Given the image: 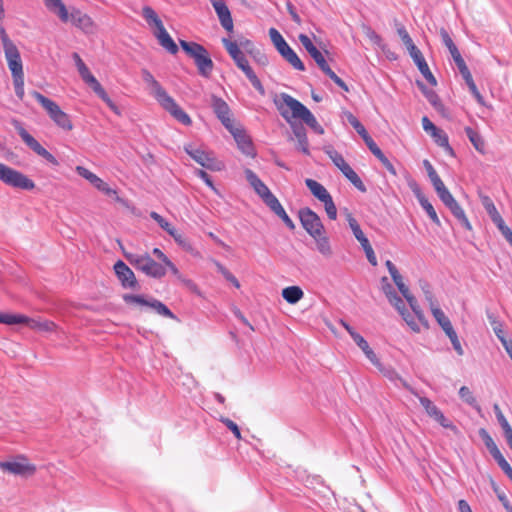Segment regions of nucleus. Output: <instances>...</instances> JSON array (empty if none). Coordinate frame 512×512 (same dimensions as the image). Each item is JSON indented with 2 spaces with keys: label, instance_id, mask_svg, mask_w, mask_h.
Returning <instances> with one entry per match:
<instances>
[{
  "label": "nucleus",
  "instance_id": "57",
  "mask_svg": "<svg viewBox=\"0 0 512 512\" xmlns=\"http://www.w3.org/2000/svg\"><path fill=\"white\" fill-rule=\"evenodd\" d=\"M347 120L350 123V125L357 131V133L360 136H363L365 133H367L365 127L361 124V122L355 117L352 113L348 112Z\"/></svg>",
  "mask_w": 512,
  "mask_h": 512
},
{
  "label": "nucleus",
  "instance_id": "36",
  "mask_svg": "<svg viewBox=\"0 0 512 512\" xmlns=\"http://www.w3.org/2000/svg\"><path fill=\"white\" fill-rule=\"evenodd\" d=\"M434 142L439 146L442 147L447 154L450 156H454V150L449 145V140L447 134L438 128V130L430 135Z\"/></svg>",
  "mask_w": 512,
  "mask_h": 512
},
{
  "label": "nucleus",
  "instance_id": "54",
  "mask_svg": "<svg viewBox=\"0 0 512 512\" xmlns=\"http://www.w3.org/2000/svg\"><path fill=\"white\" fill-rule=\"evenodd\" d=\"M437 423H439L443 428L452 430L455 434L459 432L458 428L453 424L451 420L444 416L442 411L438 413V415L433 418Z\"/></svg>",
  "mask_w": 512,
  "mask_h": 512
},
{
  "label": "nucleus",
  "instance_id": "1",
  "mask_svg": "<svg viewBox=\"0 0 512 512\" xmlns=\"http://www.w3.org/2000/svg\"><path fill=\"white\" fill-rule=\"evenodd\" d=\"M274 103L280 115L285 120L289 121L290 118L301 119L315 133L320 135L324 133V129L318 123L311 111L289 94L281 93L280 96L274 100Z\"/></svg>",
  "mask_w": 512,
  "mask_h": 512
},
{
  "label": "nucleus",
  "instance_id": "28",
  "mask_svg": "<svg viewBox=\"0 0 512 512\" xmlns=\"http://www.w3.org/2000/svg\"><path fill=\"white\" fill-rule=\"evenodd\" d=\"M92 90L97 94L99 98H101L110 108L115 109L116 106L113 101L110 99L104 88L98 82L94 75H92L86 82Z\"/></svg>",
  "mask_w": 512,
  "mask_h": 512
},
{
  "label": "nucleus",
  "instance_id": "30",
  "mask_svg": "<svg viewBox=\"0 0 512 512\" xmlns=\"http://www.w3.org/2000/svg\"><path fill=\"white\" fill-rule=\"evenodd\" d=\"M305 184L314 195V197H316L321 202L325 201L331 196L327 189L316 180L306 179Z\"/></svg>",
  "mask_w": 512,
  "mask_h": 512
},
{
  "label": "nucleus",
  "instance_id": "13",
  "mask_svg": "<svg viewBox=\"0 0 512 512\" xmlns=\"http://www.w3.org/2000/svg\"><path fill=\"white\" fill-rule=\"evenodd\" d=\"M0 470L14 475H32L36 467L26 461L25 458L14 461H0Z\"/></svg>",
  "mask_w": 512,
  "mask_h": 512
},
{
  "label": "nucleus",
  "instance_id": "55",
  "mask_svg": "<svg viewBox=\"0 0 512 512\" xmlns=\"http://www.w3.org/2000/svg\"><path fill=\"white\" fill-rule=\"evenodd\" d=\"M493 410H494L496 419H497L499 425L501 426L503 432L506 431L507 429L512 428L511 425L509 424V422L507 421L506 417L504 416L503 412L501 411L500 406L498 404L493 405Z\"/></svg>",
  "mask_w": 512,
  "mask_h": 512
},
{
  "label": "nucleus",
  "instance_id": "24",
  "mask_svg": "<svg viewBox=\"0 0 512 512\" xmlns=\"http://www.w3.org/2000/svg\"><path fill=\"white\" fill-rule=\"evenodd\" d=\"M154 36L157 38L159 44L169 53L175 55L178 52V46L166 31L165 27L159 31H154Z\"/></svg>",
  "mask_w": 512,
  "mask_h": 512
},
{
  "label": "nucleus",
  "instance_id": "29",
  "mask_svg": "<svg viewBox=\"0 0 512 512\" xmlns=\"http://www.w3.org/2000/svg\"><path fill=\"white\" fill-rule=\"evenodd\" d=\"M142 16L150 27L155 28L154 31H159L164 28L162 20L150 6H144L142 8Z\"/></svg>",
  "mask_w": 512,
  "mask_h": 512
},
{
  "label": "nucleus",
  "instance_id": "33",
  "mask_svg": "<svg viewBox=\"0 0 512 512\" xmlns=\"http://www.w3.org/2000/svg\"><path fill=\"white\" fill-rule=\"evenodd\" d=\"M293 133L297 138L298 144L297 149L300 150L303 154L309 155V143L306 135V131L303 126H293Z\"/></svg>",
  "mask_w": 512,
  "mask_h": 512
},
{
  "label": "nucleus",
  "instance_id": "20",
  "mask_svg": "<svg viewBox=\"0 0 512 512\" xmlns=\"http://www.w3.org/2000/svg\"><path fill=\"white\" fill-rule=\"evenodd\" d=\"M185 152L198 164L207 169H213V159L206 151L196 148L192 145H187L184 148Z\"/></svg>",
  "mask_w": 512,
  "mask_h": 512
},
{
  "label": "nucleus",
  "instance_id": "53",
  "mask_svg": "<svg viewBox=\"0 0 512 512\" xmlns=\"http://www.w3.org/2000/svg\"><path fill=\"white\" fill-rule=\"evenodd\" d=\"M75 171L79 176L89 181L92 185H94L99 179V177L96 174H94L93 172H91L90 170L83 166H76Z\"/></svg>",
  "mask_w": 512,
  "mask_h": 512
},
{
  "label": "nucleus",
  "instance_id": "52",
  "mask_svg": "<svg viewBox=\"0 0 512 512\" xmlns=\"http://www.w3.org/2000/svg\"><path fill=\"white\" fill-rule=\"evenodd\" d=\"M388 301L400 315L407 311L404 300L397 293L389 297Z\"/></svg>",
  "mask_w": 512,
  "mask_h": 512
},
{
  "label": "nucleus",
  "instance_id": "42",
  "mask_svg": "<svg viewBox=\"0 0 512 512\" xmlns=\"http://www.w3.org/2000/svg\"><path fill=\"white\" fill-rule=\"evenodd\" d=\"M415 64L418 67L421 74L423 75V77L429 82V84H431L432 86H436L437 80L430 71L425 58L423 60L417 61Z\"/></svg>",
  "mask_w": 512,
  "mask_h": 512
},
{
  "label": "nucleus",
  "instance_id": "32",
  "mask_svg": "<svg viewBox=\"0 0 512 512\" xmlns=\"http://www.w3.org/2000/svg\"><path fill=\"white\" fill-rule=\"evenodd\" d=\"M431 313L439 326L442 328V330L446 333L454 330L453 325L450 321V319L445 315V313L441 310V308L436 305L432 308H430Z\"/></svg>",
  "mask_w": 512,
  "mask_h": 512
},
{
  "label": "nucleus",
  "instance_id": "41",
  "mask_svg": "<svg viewBox=\"0 0 512 512\" xmlns=\"http://www.w3.org/2000/svg\"><path fill=\"white\" fill-rule=\"evenodd\" d=\"M416 397L419 399L420 404L431 418H435L438 413L441 412V410L429 398L420 396L419 394Z\"/></svg>",
  "mask_w": 512,
  "mask_h": 512
},
{
  "label": "nucleus",
  "instance_id": "40",
  "mask_svg": "<svg viewBox=\"0 0 512 512\" xmlns=\"http://www.w3.org/2000/svg\"><path fill=\"white\" fill-rule=\"evenodd\" d=\"M418 87L428 100V102L436 109H438L441 106V101L436 94V92L432 89L427 88L423 83L417 82Z\"/></svg>",
  "mask_w": 512,
  "mask_h": 512
},
{
  "label": "nucleus",
  "instance_id": "38",
  "mask_svg": "<svg viewBox=\"0 0 512 512\" xmlns=\"http://www.w3.org/2000/svg\"><path fill=\"white\" fill-rule=\"evenodd\" d=\"M447 208L451 211V213L459 220V222L468 230H471V224L468 218L465 215L464 210L455 200L452 204L448 205Z\"/></svg>",
  "mask_w": 512,
  "mask_h": 512
},
{
  "label": "nucleus",
  "instance_id": "62",
  "mask_svg": "<svg viewBox=\"0 0 512 512\" xmlns=\"http://www.w3.org/2000/svg\"><path fill=\"white\" fill-rule=\"evenodd\" d=\"M13 85L15 89V94L19 100H23L25 91H24V76L14 77Z\"/></svg>",
  "mask_w": 512,
  "mask_h": 512
},
{
  "label": "nucleus",
  "instance_id": "5",
  "mask_svg": "<svg viewBox=\"0 0 512 512\" xmlns=\"http://www.w3.org/2000/svg\"><path fill=\"white\" fill-rule=\"evenodd\" d=\"M128 262L145 275L160 279L166 275V268L163 264L156 262L149 254H125Z\"/></svg>",
  "mask_w": 512,
  "mask_h": 512
},
{
  "label": "nucleus",
  "instance_id": "64",
  "mask_svg": "<svg viewBox=\"0 0 512 512\" xmlns=\"http://www.w3.org/2000/svg\"><path fill=\"white\" fill-rule=\"evenodd\" d=\"M347 221L355 238H359L361 235L364 234L360 225L358 224L357 220L352 216V214L347 213Z\"/></svg>",
  "mask_w": 512,
  "mask_h": 512
},
{
  "label": "nucleus",
  "instance_id": "48",
  "mask_svg": "<svg viewBox=\"0 0 512 512\" xmlns=\"http://www.w3.org/2000/svg\"><path fill=\"white\" fill-rule=\"evenodd\" d=\"M308 53L313 58V60L316 62L318 67L322 70V72L326 71L327 68H330L324 55L317 47H315Z\"/></svg>",
  "mask_w": 512,
  "mask_h": 512
},
{
  "label": "nucleus",
  "instance_id": "47",
  "mask_svg": "<svg viewBox=\"0 0 512 512\" xmlns=\"http://www.w3.org/2000/svg\"><path fill=\"white\" fill-rule=\"evenodd\" d=\"M150 217L157 222V224L165 230L169 235H173V232L176 230L164 217L158 214L155 211L150 213Z\"/></svg>",
  "mask_w": 512,
  "mask_h": 512
},
{
  "label": "nucleus",
  "instance_id": "15",
  "mask_svg": "<svg viewBox=\"0 0 512 512\" xmlns=\"http://www.w3.org/2000/svg\"><path fill=\"white\" fill-rule=\"evenodd\" d=\"M233 61L235 62L236 66L240 70H242V72L248 78V80L250 81L252 86L259 92V94L264 96L266 93L265 88L262 85L259 78L257 77V75L255 74V72L253 71V69L251 68V66L249 65V62H248L246 56L244 55V53L242 55H240L239 57H236L235 59H233Z\"/></svg>",
  "mask_w": 512,
  "mask_h": 512
},
{
  "label": "nucleus",
  "instance_id": "17",
  "mask_svg": "<svg viewBox=\"0 0 512 512\" xmlns=\"http://www.w3.org/2000/svg\"><path fill=\"white\" fill-rule=\"evenodd\" d=\"M114 271L124 288L134 289L137 286L134 272L122 260H118L114 264Z\"/></svg>",
  "mask_w": 512,
  "mask_h": 512
},
{
  "label": "nucleus",
  "instance_id": "2",
  "mask_svg": "<svg viewBox=\"0 0 512 512\" xmlns=\"http://www.w3.org/2000/svg\"><path fill=\"white\" fill-rule=\"evenodd\" d=\"M49 11L56 14L59 19L66 23L71 21L76 27L89 31L93 27V21L90 16L82 13L79 9L73 8L69 13L62 0H43Z\"/></svg>",
  "mask_w": 512,
  "mask_h": 512
},
{
  "label": "nucleus",
  "instance_id": "16",
  "mask_svg": "<svg viewBox=\"0 0 512 512\" xmlns=\"http://www.w3.org/2000/svg\"><path fill=\"white\" fill-rule=\"evenodd\" d=\"M213 6L221 26L227 31L232 32L234 28L231 12L225 0H209Z\"/></svg>",
  "mask_w": 512,
  "mask_h": 512
},
{
  "label": "nucleus",
  "instance_id": "7",
  "mask_svg": "<svg viewBox=\"0 0 512 512\" xmlns=\"http://www.w3.org/2000/svg\"><path fill=\"white\" fill-rule=\"evenodd\" d=\"M325 153L331 159L333 164L343 173V175L361 192L366 191V186L357 175V173L350 167V165L345 161L343 156L333 149L332 147H328L325 149Z\"/></svg>",
  "mask_w": 512,
  "mask_h": 512
},
{
  "label": "nucleus",
  "instance_id": "11",
  "mask_svg": "<svg viewBox=\"0 0 512 512\" xmlns=\"http://www.w3.org/2000/svg\"><path fill=\"white\" fill-rule=\"evenodd\" d=\"M246 180L254 189L255 193L263 200V202L270 208L274 203L279 201L277 197L270 191L267 185L257 176L251 169L244 170Z\"/></svg>",
  "mask_w": 512,
  "mask_h": 512
},
{
  "label": "nucleus",
  "instance_id": "23",
  "mask_svg": "<svg viewBox=\"0 0 512 512\" xmlns=\"http://www.w3.org/2000/svg\"><path fill=\"white\" fill-rule=\"evenodd\" d=\"M238 148L247 156L254 157L255 150L250 137L242 130L232 132Z\"/></svg>",
  "mask_w": 512,
  "mask_h": 512
},
{
  "label": "nucleus",
  "instance_id": "22",
  "mask_svg": "<svg viewBox=\"0 0 512 512\" xmlns=\"http://www.w3.org/2000/svg\"><path fill=\"white\" fill-rule=\"evenodd\" d=\"M478 433L481 439L483 440L486 448L488 449V451L498 464L506 460L502 455L501 451L499 450L498 446L496 445L495 441L485 428H480Z\"/></svg>",
  "mask_w": 512,
  "mask_h": 512
},
{
  "label": "nucleus",
  "instance_id": "45",
  "mask_svg": "<svg viewBox=\"0 0 512 512\" xmlns=\"http://www.w3.org/2000/svg\"><path fill=\"white\" fill-rule=\"evenodd\" d=\"M175 242L185 251L195 254L194 253V247L191 243V241L185 237L183 234L179 233L177 230L173 232V235H171Z\"/></svg>",
  "mask_w": 512,
  "mask_h": 512
},
{
  "label": "nucleus",
  "instance_id": "51",
  "mask_svg": "<svg viewBox=\"0 0 512 512\" xmlns=\"http://www.w3.org/2000/svg\"><path fill=\"white\" fill-rule=\"evenodd\" d=\"M420 287L423 291L426 301L429 303L430 308L438 305L431 290L430 284L425 280H421Z\"/></svg>",
  "mask_w": 512,
  "mask_h": 512
},
{
  "label": "nucleus",
  "instance_id": "43",
  "mask_svg": "<svg viewBox=\"0 0 512 512\" xmlns=\"http://www.w3.org/2000/svg\"><path fill=\"white\" fill-rule=\"evenodd\" d=\"M93 186L100 192L104 193L106 196L113 197L118 202L122 201L121 198L118 196L117 191L109 187V185L106 182H104L101 178H99Z\"/></svg>",
  "mask_w": 512,
  "mask_h": 512
},
{
  "label": "nucleus",
  "instance_id": "19",
  "mask_svg": "<svg viewBox=\"0 0 512 512\" xmlns=\"http://www.w3.org/2000/svg\"><path fill=\"white\" fill-rule=\"evenodd\" d=\"M141 74L143 81L150 89V93L158 102H160L161 99L168 95L166 90L161 86V84L154 78V76L147 69H142Z\"/></svg>",
  "mask_w": 512,
  "mask_h": 512
},
{
  "label": "nucleus",
  "instance_id": "21",
  "mask_svg": "<svg viewBox=\"0 0 512 512\" xmlns=\"http://www.w3.org/2000/svg\"><path fill=\"white\" fill-rule=\"evenodd\" d=\"M0 37L3 44V49L5 53V58L7 62L16 61L21 59L20 52L16 45L10 40L5 29L3 27L0 28Z\"/></svg>",
  "mask_w": 512,
  "mask_h": 512
},
{
  "label": "nucleus",
  "instance_id": "14",
  "mask_svg": "<svg viewBox=\"0 0 512 512\" xmlns=\"http://www.w3.org/2000/svg\"><path fill=\"white\" fill-rule=\"evenodd\" d=\"M159 104L181 124L185 126L191 125L192 120L190 116L176 103V101L169 94L161 99Z\"/></svg>",
  "mask_w": 512,
  "mask_h": 512
},
{
  "label": "nucleus",
  "instance_id": "50",
  "mask_svg": "<svg viewBox=\"0 0 512 512\" xmlns=\"http://www.w3.org/2000/svg\"><path fill=\"white\" fill-rule=\"evenodd\" d=\"M222 43L232 59H235L236 57H239L243 54L239 45L236 42H233L227 38H223Z\"/></svg>",
  "mask_w": 512,
  "mask_h": 512
},
{
  "label": "nucleus",
  "instance_id": "4",
  "mask_svg": "<svg viewBox=\"0 0 512 512\" xmlns=\"http://www.w3.org/2000/svg\"><path fill=\"white\" fill-rule=\"evenodd\" d=\"M31 96L45 109L50 119L61 129L71 131L73 124L70 116L65 113L53 100L45 97L38 91H32Z\"/></svg>",
  "mask_w": 512,
  "mask_h": 512
},
{
  "label": "nucleus",
  "instance_id": "9",
  "mask_svg": "<svg viewBox=\"0 0 512 512\" xmlns=\"http://www.w3.org/2000/svg\"><path fill=\"white\" fill-rule=\"evenodd\" d=\"M0 323L7 324V325L26 324L33 329H37L39 331H48V332L54 331L56 328L55 323L52 321H38V320L30 319L24 315H18V314L0 313Z\"/></svg>",
  "mask_w": 512,
  "mask_h": 512
},
{
  "label": "nucleus",
  "instance_id": "60",
  "mask_svg": "<svg viewBox=\"0 0 512 512\" xmlns=\"http://www.w3.org/2000/svg\"><path fill=\"white\" fill-rule=\"evenodd\" d=\"M481 202L490 218L499 213L489 196H483Z\"/></svg>",
  "mask_w": 512,
  "mask_h": 512
},
{
  "label": "nucleus",
  "instance_id": "59",
  "mask_svg": "<svg viewBox=\"0 0 512 512\" xmlns=\"http://www.w3.org/2000/svg\"><path fill=\"white\" fill-rule=\"evenodd\" d=\"M7 64H8V67H9L10 71H11L12 78L19 77V76H24L23 64H22V60L21 59L16 60V61L7 62Z\"/></svg>",
  "mask_w": 512,
  "mask_h": 512
},
{
  "label": "nucleus",
  "instance_id": "12",
  "mask_svg": "<svg viewBox=\"0 0 512 512\" xmlns=\"http://www.w3.org/2000/svg\"><path fill=\"white\" fill-rule=\"evenodd\" d=\"M299 219L303 228L311 237L319 236V233L325 231L320 217L310 208L300 209Z\"/></svg>",
  "mask_w": 512,
  "mask_h": 512
},
{
  "label": "nucleus",
  "instance_id": "61",
  "mask_svg": "<svg viewBox=\"0 0 512 512\" xmlns=\"http://www.w3.org/2000/svg\"><path fill=\"white\" fill-rule=\"evenodd\" d=\"M381 163L382 165L392 174L396 175V170L393 166V164L389 161V159L384 155V153L380 150L376 151L375 154H373Z\"/></svg>",
  "mask_w": 512,
  "mask_h": 512
},
{
  "label": "nucleus",
  "instance_id": "18",
  "mask_svg": "<svg viewBox=\"0 0 512 512\" xmlns=\"http://www.w3.org/2000/svg\"><path fill=\"white\" fill-rule=\"evenodd\" d=\"M211 106L217 118L227 128L231 129L232 120L230 118V108L228 104L220 97L216 95L211 96Z\"/></svg>",
  "mask_w": 512,
  "mask_h": 512
},
{
  "label": "nucleus",
  "instance_id": "58",
  "mask_svg": "<svg viewBox=\"0 0 512 512\" xmlns=\"http://www.w3.org/2000/svg\"><path fill=\"white\" fill-rule=\"evenodd\" d=\"M322 203L324 204V208H325L328 218L331 220H335L337 217V208L333 202L332 196L327 198Z\"/></svg>",
  "mask_w": 512,
  "mask_h": 512
},
{
  "label": "nucleus",
  "instance_id": "26",
  "mask_svg": "<svg viewBox=\"0 0 512 512\" xmlns=\"http://www.w3.org/2000/svg\"><path fill=\"white\" fill-rule=\"evenodd\" d=\"M316 244L317 251L325 258H330L333 255V249L328 236L324 232L319 233V236L312 237Z\"/></svg>",
  "mask_w": 512,
  "mask_h": 512
},
{
  "label": "nucleus",
  "instance_id": "31",
  "mask_svg": "<svg viewBox=\"0 0 512 512\" xmlns=\"http://www.w3.org/2000/svg\"><path fill=\"white\" fill-rule=\"evenodd\" d=\"M385 377H387L392 382L396 383L399 382L404 388L409 390L413 395L418 396V392L413 389L404 379L401 378V376L392 368H385L382 364L380 368H378Z\"/></svg>",
  "mask_w": 512,
  "mask_h": 512
},
{
  "label": "nucleus",
  "instance_id": "49",
  "mask_svg": "<svg viewBox=\"0 0 512 512\" xmlns=\"http://www.w3.org/2000/svg\"><path fill=\"white\" fill-rule=\"evenodd\" d=\"M222 43L232 59H235L236 57H239L243 54L239 45L236 42H233L227 38H223Z\"/></svg>",
  "mask_w": 512,
  "mask_h": 512
},
{
  "label": "nucleus",
  "instance_id": "27",
  "mask_svg": "<svg viewBox=\"0 0 512 512\" xmlns=\"http://www.w3.org/2000/svg\"><path fill=\"white\" fill-rule=\"evenodd\" d=\"M413 191L416 194L419 204L425 210V212L427 213L429 218L432 220V222L435 223L436 225L440 226L441 222H440V219H439L433 205L429 202V200L423 194L420 193L419 190H413Z\"/></svg>",
  "mask_w": 512,
  "mask_h": 512
},
{
  "label": "nucleus",
  "instance_id": "46",
  "mask_svg": "<svg viewBox=\"0 0 512 512\" xmlns=\"http://www.w3.org/2000/svg\"><path fill=\"white\" fill-rule=\"evenodd\" d=\"M213 263L215 264L218 272L221 273L228 282H230L236 288L240 287V283L237 278L225 266H223L217 260H213Z\"/></svg>",
  "mask_w": 512,
  "mask_h": 512
},
{
  "label": "nucleus",
  "instance_id": "35",
  "mask_svg": "<svg viewBox=\"0 0 512 512\" xmlns=\"http://www.w3.org/2000/svg\"><path fill=\"white\" fill-rule=\"evenodd\" d=\"M465 133L472 143L473 147L480 153H485V141L483 137L471 127L465 128Z\"/></svg>",
  "mask_w": 512,
  "mask_h": 512
},
{
  "label": "nucleus",
  "instance_id": "6",
  "mask_svg": "<svg viewBox=\"0 0 512 512\" xmlns=\"http://www.w3.org/2000/svg\"><path fill=\"white\" fill-rule=\"evenodd\" d=\"M0 181L5 185L16 189L33 190L35 183L22 172L13 169L0 162Z\"/></svg>",
  "mask_w": 512,
  "mask_h": 512
},
{
  "label": "nucleus",
  "instance_id": "63",
  "mask_svg": "<svg viewBox=\"0 0 512 512\" xmlns=\"http://www.w3.org/2000/svg\"><path fill=\"white\" fill-rule=\"evenodd\" d=\"M396 29H397V34L401 38V40H402L403 44L405 45V47H408V46H410L411 44L414 43L412 38L410 37L408 31L404 27V25L397 24L396 25Z\"/></svg>",
  "mask_w": 512,
  "mask_h": 512
},
{
  "label": "nucleus",
  "instance_id": "39",
  "mask_svg": "<svg viewBox=\"0 0 512 512\" xmlns=\"http://www.w3.org/2000/svg\"><path fill=\"white\" fill-rule=\"evenodd\" d=\"M270 210L272 212H274L284 223L285 225L289 228V229H294L295 228V225L293 223V221L291 220V218L288 216V214L286 213L285 209L283 208V206L281 205V203L279 201H277L276 203H274L271 207H270Z\"/></svg>",
  "mask_w": 512,
  "mask_h": 512
},
{
  "label": "nucleus",
  "instance_id": "8",
  "mask_svg": "<svg viewBox=\"0 0 512 512\" xmlns=\"http://www.w3.org/2000/svg\"><path fill=\"white\" fill-rule=\"evenodd\" d=\"M14 127L23 142L37 155L41 156L52 166H58L59 161L46 150L32 135H30L19 121H14Z\"/></svg>",
  "mask_w": 512,
  "mask_h": 512
},
{
  "label": "nucleus",
  "instance_id": "25",
  "mask_svg": "<svg viewBox=\"0 0 512 512\" xmlns=\"http://www.w3.org/2000/svg\"><path fill=\"white\" fill-rule=\"evenodd\" d=\"M353 340L357 344V346L363 351L365 356L370 360V362L380 368L381 362L379 361L375 352L370 348L368 342L359 334L353 335Z\"/></svg>",
  "mask_w": 512,
  "mask_h": 512
},
{
  "label": "nucleus",
  "instance_id": "10",
  "mask_svg": "<svg viewBox=\"0 0 512 512\" xmlns=\"http://www.w3.org/2000/svg\"><path fill=\"white\" fill-rule=\"evenodd\" d=\"M123 300L128 304L147 306L161 316L176 319L174 313L164 303L157 299H145L142 295L125 294L123 295Z\"/></svg>",
  "mask_w": 512,
  "mask_h": 512
},
{
  "label": "nucleus",
  "instance_id": "56",
  "mask_svg": "<svg viewBox=\"0 0 512 512\" xmlns=\"http://www.w3.org/2000/svg\"><path fill=\"white\" fill-rule=\"evenodd\" d=\"M446 335L450 339L451 344H452L454 350L456 351V353L459 356H462L464 354V350L462 348V345L460 343V340L458 338V335H457L456 331L452 330V331L446 333Z\"/></svg>",
  "mask_w": 512,
  "mask_h": 512
},
{
  "label": "nucleus",
  "instance_id": "44",
  "mask_svg": "<svg viewBox=\"0 0 512 512\" xmlns=\"http://www.w3.org/2000/svg\"><path fill=\"white\" fill-rule=\"evenodd\" d=\"M459 396L465 403H467L468 405L477 410H480L476 398L474 397L472 391L467 386H462L459 389Z\"/></svg>",
  "mask_w": 512,
  "mask_h": 512
},
{
  "label": "nucleus",
  "instance_id": "37",
  "mask_svg": "<svg viewBox=\"0 0 512 512\" xmlns=\"http://www.w3.org/2000/svg\"><path fill=\"white\" fill-rule=\"evenodd\" d=\"M294 69L299 71L305 70V65L301 61V59L298 57L296 52L291 48L288 47L287 50L282 53L281 55Z\"/></svg>",
  "mask_w": 512,
  "mask_h": 512
},
{
  "label": "nucleus",
  "instance_id": "34",
  "mask_svg": "<svg viewBox=\"0 0 512 512\" xmlns=\"http://www.w3.org/2000/svg\"><path fill=\"white\" fill-rule=\"evenodd\" d=\"M303 296L304 293L299 286H289L282 290V297L290 304H296Z\"/></svg>",
  "mask_w": 512,
  "mask_h": 512
},
{
  "label": "nucleus",
  "instance_id": "3",
  "mask_svg": "<svg viewBox=\"0 0 512 512\" xmlns=\"http://www.w3.org/2000/svg\"><path fill=\"white\" fill-rule=\"evenodd\" d=\"M180 46L185 53L194 60L201 76L208 78L214 68V63L207 49L196 42L180 40Z\"/></svg>",
  "mask_w": 512,
  "mask_h": 512
}]
</instances>
